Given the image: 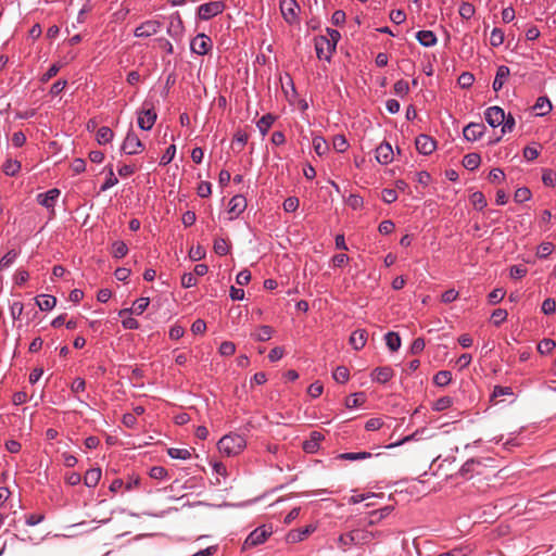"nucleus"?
<instances>
[{
	"label": "nucleus",
	"mask_w": 556,
	"mask_h": 556,
	"mask_svg": "<svg viewBox=\"0 0 556 556\" xmlns=\"http://www.w3.org/2000/svg\"><path fill=\"white\" fill-rule=\"evenodd\" d=\"M137 115L138 126L142 130H150L157 118L154 103L150 100H144Z\"/></svg>",
	"instance_id": "1"
},
{
	"label": "nucleus",
	"mask_w": 556,
	"mask_h": 556,
	"mask_svg": "<svg viewBox=\"0 0 556 556\" xmlns=\"http://www.w3.org/2000/svg\"><path fill=\"white\" fill-rule=\"evenodd\" d=\"M444 463H446V469L444 470V473L446 477H452L454 476L455 473H458L463 477H467L468 473L470 472H473L476 471V466H480V463L477 462L476 459L473 458H470L468 460H466L458 469L457 471H454V468H452V466L454 465L455 463V457L452 456V455H448L442 464H440L439 468L440 469H443L444 467Z\"/></svg>",
	"instance_id": "2"
},
{
	"label": "nucleus",
	"mask_w": 556,
	"mask_h": 556,
	"mask_svg": "<svg viewBox=\"0 0 556 556\" xmlns=\"http://www.w3.org/2000/svg\"><path fill=\"white\" fill-rule=\"evenodd\" d=\"M247 447L245 439L237 433L224 435L217 442L218 452H241Z\"/></svg>",
	"instance_id": "3"
},
{
	"label": "nucleus",
	"mask_w": 556,
	"mask_h": 556,
	"mask_svg": "<svg viewBox=\"0 0 556 556\" xmlns=\"http://www.w3.org/2000/svg\"><path fill=\"white\" fill-rule=\"evenodd\" d=\"M225 9L226 3L223 0L210 1L198 7L197 16L202 21H208L222 14Z\"/></svg>",
	"instance_id": "4"
},
{
	"label": "nucleus",
	"mask_w": 556,
	"mask_h": 556,
	"mask_svg": "<svg viewBox=\"0 0 556 556\" xmlns=\"http://www.w3.org/2000/svg\"><path fill=\"white\" fill-rule=\"evenodd\" d=\"M314 41L317 58L329 62L336 51L334 43H331L327 36H317Z\"/></svg>",
	"instance_id": "5"
},
{
	"label": "nucleus",
	"mask_w": 556,
	"mask_h": 556,
	"mask_svg": "<svg viewBox=\"0 0 556 556\" xmlns=\"http://www.w3.org/2000/svg\"><path fill=\"white\" fill-rule=\"evenodd\" d=\"M144 146L139 137L132 130H129L123 141L121 150L127 155H135L142 152Z\"/></svg>",
	"instance_id": "6"
},
{
	"label": "nucleus",
	"mask_w": 556,
	"mask_h": 556,
	"mask_svg": "<svg viewBox=\"0 0 556 556\" xmlns=\"http://www.w3.org/2000/svg\"><path fill=\"white\" fill-rule=\"evenodd\" d=\"M212 47V39L203 33L198 34L190 41V50L199 55L207 54Z\"/></svg>",
	"instance_id": "7"
},
{
	"label": "nucleus",
	"mask_w": 556,
	"mask_h": 556,
	"mask_svg": "<svg viewBox=\"0 0 556 556\" xmlns=\"http://www.w3.org/2000/svg\"><path fill=\"white\" fill-rule=\"evenodd\" d=\"M167 34L176 41H180L185 34V26L179 12H175L169 16Z\"/></svg>",
	"instance_id": "8"
},
{
	"label": "nucleus",
	"mask_w": 556,
	"mask_h": 556,
	"mask_svg": "<svg viewBox=\"0 0 556 556\" xmlns=\"http://www.w3.org/2000/svg\"><path fill=\"white\" fill-rule=\"evenodd\" d=\"M279 7L283 18L288 24H293L298 21L300 5L295 0H280Z\"/></svg>",
	"instance_id": "9"
},
{
	"label": "nucleus",
	"mask_w": 556,
	"mask_h": 556,
	"mask_svg": "<svg viewBox=\"0 0 556 556\" xmlns=\"http://www.w3.org/2000/svg\"><path fill=\"white\" fill-rule=\"evenodd\" d=\"M417 151L424 155H430L437 149L435 140L425 134L418 135L415 139Z\"/></svg>",
	"instance_id": "10"
},
{
	"label": "nucleus",
	"mask_w": 556,
	"mask_h": 556,
	"mask_svg": "<svg viewBox=\"0 0 556 556\" xmlns=\"http://www.w3.org/2000/svg\"><path fill=\"white\" fill-rule=\"evenodd\" d=\"M485 126L483 123H469L465 128L463 129L464 138L467 141L473 142L479 139H481L485 132Z\"/></svg>",
	"instance_id": "11"
},
{
	"label": "nucleus",
	"mask_w": 556,
	"mask_h": 556,
	"mask_svg": "<svg viewBox=\"0 0 556 556\" xmlns=\"http://www.w3.org/2000/svg\"><path fill=\"white\" fill-rule=\"evenodd\" d=\"M484 118L491 127L495 128L505 121V111L496 105L490 106L484 112Z\"/></svg>",
	"instance_id": "12"
},
{
	"label": "nucleus",
	"mask_w": 556,
	"mask_h": 556,
	"mask_svg": "<svg viewBox=\"0 0 556 556\" xmlns=\"http://www.w3.org/2000/svg\"><path fill=\"white\" fill-rule=\"evenodd\" d=\"M162 27V23L156 20H150L141 23L136 29H135V36L138 38L142 37H150L154 34H156Z\"/></svg>",
	"instance_id": "13"
},
{
	"label": "nucleus",
	"mask_w": 556,
	"mask_h": 556,
	"mask_svg": "<svg viewBox=\"0 0 556 556\" xmlns=\"http://www.w3.org/2000/svg\"><path fill=\"white\" fill-rule=\"evenodd\" d=\"M270 531H268L265 526L256 528L252 531L249 536L244 541V547H252L258 544H262L266 541V539L270 535Z\"/></svg>",
	"instance_id": "14"
},
{
	"label": "nucleus",
	"mask_w": 556,
	"mask_h": 556,
	"mask_svg": "<svg viewBox=\"0 0 556 556\" xmlns=\"http://www.w3.org/2000/svg\"><path fill=\"white\" fill-rule=\"evenodd\" d=\"M393 149L392 146L383 141L376 148V160L382 165H387L393 161Z\"/></svg>",
	"instance_id": "15"
},
{
	"label": "nucleus",
	"mask_w": 556,
	"mask_h": 556,
	"mask_svg": "<svg viewBox=\"0 0 556 556\" xmlns=\"http://www.w3.org/2000/svg\"><path fill=\"white\" fill-rule=\"evenodd\" d=\"M393 376L394 370L390 366L377 367L370 374L372 381L381 384L389 382Z\"/></svg>",
	"instance_id": "16"
},
{
	"label": "nucleus",
	"mask_w": 556,
	"mask_h": 556,
	"mask_svg": "<svg viewBox=\"0 0 556 556\" xmlns=\"http://www.w3.org/2000/svg\"><path fill=\"white\" fill-rule=\"evenodd\" d=\"M60 195V190L56 188L50 189L47 192L37 195V202L46 208H53Z\"/></svg>",
	"instance_id": "17"
},
{
	"label": "nucleus",
	"mask_w": 556,
	"mask_h": 556,
	"mask_svg": "<svg viewBox=\"0 0 556 556\" xmlns=\"http://www.w3.org/2000/svg\"><path fill=\"white\" fill-rule=\"evenodd\" d=\"M149 304H150V299L149 298L137 299L134 302L132 307L121 309L118 312V315L121 317H124L125 315H131V314L141 315L147 309Z\"/></svg>",
	"instance_id": "18"
},
{
	"label": "nucleus",
	"mask_w": 556,
	"mask_h": 556,
	"mask_svg": "<svg viewBox=\"0 0 556 556\" xmlns=\"http://www.w3.org/2000/svg\"><path fill=\"white\" fill-rule=\"evenodd\" d=\"M247 199L242 194L233 195L229 201V213L233 216L230 219L238 217L247 208Z\"/></svg>",
	"instance_id": "19"
},
{
	"label": "nucleus",
	"mask_w": 556,
	"mask_h": 556,
	"mask_svg": "<svg viewBox=\"0 0 556 556\" xmlns=\"http://www.w3.org/2000/svg\"><path fill=\"white\" fill-rule=\"evenodd\" d=\"M325 439L319 431H313L309 439L303 441L302 447L304 452H317L320 448V442Z\"/></svg>",
	"instance_id": "20"
},
{
	"label": "nucleus",
	"mask_w": 556,
	"mask_h": 556,
	"mask_svg": "<svg viewBox=\"0 0 556 556\" xmlns=\"http://www.w3.org/2000/svg\"><path fill=\"white\" fill-rule=\"evenodd\" d=\"M510 75V70L508 66L506 65H501L497 67L496 70V74H495V77H494V80H493V84H492V88L495 92L500 91L505 81L507 80V78L509 77Z\"/></svg>",
	"instance_id": "21"
},
{
	"label": "nucleus",
	"mask_w": 556,
	"mask_h": 556,
	"mask_svg": "<svg viewBox=\"0 0 556 556\" xmlns=\"http://www.w3.org/2000/svg\"><path fill=\"white\" fill-rule=\"evenodd\" d=\"M367 342V332L364 329H357L350 337V344L356 351L362 350Z\"/></svg>",
	"instance_id": "22"
},
{
	"label": "nucleus",
	"mask_w": 556,
	"mask_h": 556,
	"mask_svg": "<svg viewBox=\"0 0 556 556\" xmlns=\"http://www.w3.org/2000/svg\"><path fill=\"white\" fill-rule=\"evenodd\" d=\"M375 538V534L366 530H354L351 532L350 541H354V545H362L369 543Z\"/></svg>",
	"instance_id": "23"
},
{
	"label": "nucleus",
	"mask_w": 556,
	"mask_h": 556,
	"mask_svg": "<svg viewBox=\"0 0 556 556\" xmlns=\"http://www.w3.org/2000/svg\"><path fill=\"white\" fill-rule=\"evenodd\" d=\"M416 39L424 47H433L438 39L432 30H419L416 33Z\"/></svg>",
	"instance_id": "24"
},
{
	"label": "nucleus",
	"mask_w": 556,
	"mask_h": 556,
	"mask_svg": "<svg viewBox=\"0 0 556 556\" xmlns=\"http://www.w3.org/2000/svg\"><path fill=\"white\" fill-rule=\"evenodd\" d=\"M552 103L546 96H541L536 99L533 110L536 111L538 116H544L552 111Z\"/></svg>",
	"instance_id": "25"
},
{
	"label": "nucleus",
	"mask_w": 556,
	"mask_h": 556,
	"mask_svg": "<svg viewBox=\"0 0 556 556\" xmlns=\"http://www.w3.org/2000/svg\"><path fill=\"white\" fill-rule=\"evenodd\" d=\"M312 144L315 153L318 156H324L329 152V144L326 139L319 135H316L312 139Z\"/></svg>",
	"instance_id": "26"
},
{
	"label": "nucleus",
	"mask_w": 556,
	"mask_h": 556,
	"mask_svg": "<svg viewBox=\"0 0 556 556\" xmlns=\"http://www.w3.org/2000/svg\"><path fill=\"white\" fill-rule=\"evenodd\" d=\"M314 530L315 528L312 526H307L304 529L292 530L288 533V541L292 543L300 542L307 538Z\"/></svg>",
	"instance_id": "27"
},
{
	"label": "nucleus",
	"mask_w": 556,
	"mask_h": 556,
	"mask_svg": "<svg viewBox=\"0 0 556 556\" xmlns=\"http://www.w3.org/2000/svg\"><path fill=\"white\" fill-rule=\"evenodd\" d=\"M36 304L41 311H51L56 304V298L50 294H40L36 298Z\"/></svg>",
	"instance_id": "28"
},
{
	"label": "nucleus",
	"mask_w": 556,
	"mask_h": 556,
	"mask_svg": "<svg viewBox=\"0 0 556 556\" xmlns=\"http://www.w3.org/2000/svg\"><path fill=\"white\" fill-rule=\"evenodd\" d=\"M275 121H276V116L270 114V113H267V114L263 115L258 119L256 126H257L260 132L262 134V136H266L267 135L269 128L275 123Z\"/></svg>",
	"instance_id": "29"
},
{
	"label": "nucleus",
	"mask_w": 556,
	"mask_h": 556,
	"mask_svg": "<svg viewBox=\"0 0 556 556\" xmlns=\"http://www.w3.org/2000/svg\"><path fill=\"white\" fill-rule=\"evenodd\" d=\"M273 333H274L273 327H270L268 325H263L251 336L255 341L265 342V341H268L273 337Z\"/></svg>",
	"instance_id": "30"
},
{
	"label": "nucleus",
	"mask_w": 556,
	"mask_h": 556,
	"mask_svg": "<svg viewBox=\"0 0 556 556\" xmlns=\"http://www.w3.org/2000/svg\"><path fill=\"white\" fill-rule=\"evenodd\" d=\"M481 163V156L478 153H468L463 159V165L468 170H475Z\"/></svg>",
	"instance_id": "31"
},
{
	"label": "nucleus",
	"mask_w": 556,
	"mask_h": 556,
	"mask_svg": "<svg viewBox=\"0 0 556 556\" xmlns=\"http://www.w3.org/2000/svg\"><path fill=\"white\" fill-rule=\"evenodd\" d=\"M101 478V469L100 468H92L87 470L84 481L85 484L89 488H93L98 484Z\"/></svg>",
	"instance_id": "32"
},
{
	"label": "nucleus",
	"mask_w": 556,
	"mask_h": 556,
	"mask_svg": "<svg viewBox=\"0 0 556 556\" xmlns=\"http://www.w3.org/2000/svg\"><path fill=\"white\" fill-rule=\"evenodd\" d=\"M114 137L113 130L108 126H102L97 131V141L99 144H106L112 141Z\"/></svg>",
	"instance_id": "33"
},
{
	"label": "nucleus",
	"mask_w": 556,
	"mask_h": 556,
	"mask_svg": "<svg viewBox=\"0 0 556 556\" xmlns=\"http://www.w3.org/2000/svg\"><path fill=\"white\" fill-rule=\"evenodd\" d=\"M366 401V395L364 392L354 393L345 399V407L354 408L363 405Z\"/></svg>",
	"instance_id": "34"
},
{
	"label": "nucleus",
	"mask_w": 556,
	"mask_h": 556,
	"mask_svg": "<svg viewBox=\"0 0 556 556\" xmlns=\"http://www.w3.org/2000/svg\"><path fill=\"white\" fill-rule=\"evenodd\" d=\"M111 253H112V256L115 257V258H123L128 253V247L122 240L114 241L112 243V251H111Z\"/></svg>",
	"instance_id": "35"
},
{
	"label": "nucleus",
	"mask_w": 556,
	"mask_h": 556,
	"mask_svg": "<svg viewBox=\"0 0 556 556\" xmlns=\"http://www.w3.org/2000/svg\"><path fill=\"white\" fill-rule=\"evenodd\" d=\"M452 381V372L450 370H440L433 376V383L438 387H446Z\"/></svg>",
	"instance_id": "36"
},
{
	"label": "nucleus",
	"mask_w": 556,
	"mask_h": 556,
	"mask_svg": "<svg viewBox=\"0 0 556 556\" xmlns=\"http://www.w3.org/2000/svg\"><path fill=\"white\" fill-rule=\"evenodd\" d=\"M386 344L392 351L396 352L401 348V338L397 332L390 331L386 334Z\"/></svg>",
	"instance_id": "37"
},
{
	"label": "nucleus",
	"mask_w": 556,
	"mask_h": 556,
	"mask_svg": "<svg viewBox=\"0 0 556 556\" xmlns=\"http://www.w3.org/2000/svg\"><path fill=\"white\" fill-rule=\"evenodd\" d=\"M470 202L478 211H482L488 205L485 195L481 191L473 192L470 197Z\"/></svg>",
	"instance_id": "38"
},
{
	"label": "nucleus",
	"mask_w": 556,
	"mask_h": 556,
	"mask_svg": "<svg viewBox=\"0 0 556 556\" xmlns=\"http://www.w3.org/2000/svg\"><path fill=\"white\" fill-rule=\"evenodd\" d=\"M229 249H230V247H229L227 240H225L223 238L215 239L214 244H213V250L217 255H219V256L227 255L229 253Z\"/></svg>",
	"instance_id": "39"
},
{
	"label": "nucleus",
	"mask_w": 556,
	"mask_h": 556,
	"mask_svg": "<svg viewBox=\"0 0 556 556\" xmlns=\"http://www.w3.org/2000/svg\"><path fill=\"white\" fill-rule=\"evenodd\" d=\"M392 509H393L392 506H386L379 510H375V511L370 513V520L368 523L370 526L375 525L376 522H378L381 519H383L384 517H387L392 511Z\"/></svg>",
	"instance_id": "40"
},
{
	"label": "nucleus",
	"mask_w": 556,
	"mask_h": 556,
	"mask_svg": "<svg viewBox=\"0 0 556 556\" xmlns=\"http://www.w3.org/2000/svg\"><path fill=\"white\" fill-rule=\"evenodd\" d=\"M2 168L5 175L14 176L21 169V163L16 160H7Z\"/></svg>",
	"instance_id": "41"
},
{
	"label": "nucleus",
	"mask_w": 556,
	"mask_h": 556,
	"mask_svg": "<svg viewBox=\"0 0 556 556\" xmlns=\"http://www.w3.org/2000/svg\"><path fill=\"white\" fill-rule=\"evenodd\" d=\"M333 149L339 152L343 153L349 148V142L344 135H336L332 140Z\"/></svg>",
	"instance_id": "42"
},
{
	"label": "nucleus",
	"mask_w": 556,
	"mask_h": 556,
	"mask_svg": "<svg viewBox=\"0 0 556 556\" xmlns=\"http://www.w3.org/2000/svg\"><path fill=\"white\" fill-rule=\"evenodd\" d=\"M18 253L15 250H10L0 260V271L10 267L16 260Z\"/></svg>",
	"instance_id": "43"
},
{
	"label": "nucleus",
	"mask_w": 556,
	"mask_h": 556,
	"mask_svg": "<svg viewBox=\"0 0 556 556\" xmlns=\"http://www.w3.org/2000/svg\"><path fill=\"white\" fill-rule=\"evenodd\" d=\"M332 377L338 383H345L350 378V371L345 366H338Z\"/></svg>",
	"instance_id": "44"
},
{
	"label": "nucleus",
	"mask_w": 556,
	"mask_h": 556,
	"mask_svg": "<svg viewBox=\"0 0 556 556\" xmlns=\"http://www.w3.org/2000/svg\"><path fill=\"white\" fill-rule=\"evenodd\" d=\"M452 405L453 399L451 396H442L433 403L432 409L434 412H442L450 408Z\"/></svg>",
	"instance_id": "45"
},
{
	"label": "nucleus",
	"mask_w": 556,
	"mask_h": 556,
	"mask_svg": "<svg viewBox=\"0 0 556 556\" xmlns=\"http://www.w3.org/2000/svg\"><path fill=\"white\" fill-rule=\"evenodd\" d=\"M508 313L504 308H496L491 314V321L498 327L507 319Z\"/></svg>",
	"instance_id": "46"
},
{
	"label": "nucleus",
	"mask_w": 556,
	"mask_h": 556,
	"mask_svg": "<svg viewBox=\"0 0 556 556\" xmlns=\"http://www.w3.org/2000/svg\"><path fill=\"white\" fill-rule=\"evenodd\" d=\"M542 181L546 187H555L556 185V172L551 168L543 169Z\"/></svg>",
	"instance_id": "47"
},
{
	"label": "nucleus",
	"mask_w": 556,
	"mask_h": 556,
	"mask_svg": "<svg viewBox=\"0 0 556 556\" xmlns=\"http://www.w3.org/2000/svg\"><path fill=\"white\" fill-rule=\"evenodd\" d=\"M504 31L501 28H493L490 37V45L492 47H500L504 42Z\"/></svg>",
	"instance_id": "48"
},
{
	"label": "nucleus",
	"mask_w": 556,
	"mask_h": 556,
	"mask_svg": "<svg viewBox=\"0 0 556 556\" xmlns=\"http://www.w3.org/2000/svg\"><path fill=\"white\" fill-rule=\"evenodd\" d=\"M531 191L529 188L527 187H521V188H518L516 191H515V194H514V200L517 202V203H523V202H527L531 199Z\"/></svg>",
	"instance_id": "49"
},
{
	"label": "nucleus",
	"mask_w": 556,
	"mask_h": 556,
	"mask_svg": "<svg viewBox=\"0 0 556 556\" xmlns=\"http://www.w3.org/2000/svg\"><path fill=\"white\" fill-rule=\"evenodd\" d=\"M556 346V343L552 339H543L538 344V351L540 354L545 355L549 354Z\"/></svg>",
	"instance_id": "50"
},
{
	"label": "nucleus",
	"mask_w": 556,
	"mask_h": 556,
	"mask_svg": "<svg viewBox=\"0 0 556 556\" xmlns=\"http://www.w3.org/2000/svg\"><path fill=\"white\" fill-rule=\"evenodd\" d=\"M458 12L464 20H470L475 15L476 9L473 4L469 2H463L459 5Z\"/></svg>",
	"instance_id": "51"
},
{
	"label": "nucleus",
	"mask_w": 556,
	"mask_h": 556,
	"mask_svg": "<svg viewBox=\"0 0 556 556\" xmlns=\"http://www.w3.org/2000/svg\"><path fill=\"white\" fill-rule=\"evenodd\" d=\"M394 93L401 98H404L409 92V84L400 79L393 85Z\"/></svg>",
	"instance_id": "52"
},
{
	"label": "nucleus",
	"mask_w": 556,
	"mask_h": 556,
	"mask_svg": "<svg viewBox=\"0 0 556 556\" xmlns=\"http://www.w3.org/2000/svg\"><path fill=\"white\" fill-rule=\"evenodd\" d=\"M457 83L464 89L470 88L475 83V76L469 72H464L459 75Z\"/></svg>",
	"instance_id": "53"
},
{
	"label": "nucleus",
	"mask_w": 556,
	"mask_h": 556,
	"mask_svg": "<svg viewBox=\"0 0 556 556\" xmlns=\"http://www.w3.org/2000/svg\"><path fill=\"white\" fill-rule=\"evenodd\" d=\"M554 249H555V247L552 242H542L538 247L536 255L539 258H546L552 254Z\"/></svg>",
	"instance_id": "54"
},
{
	"label": "nucleus",
	"mask_w": 556,
	"mask_h": 556,
	"mask_svg": "<svg viewBox=\"0 0 556 556\" xmlns=\"http://www.w3.org/2000/svg\"><path fill=\"white\" fill-rule=\"evenodd\" d=\"M118 182V179L116 178L114 172H113V168L110 166L109 167V173H108V176H106V179L104 180V182L101 185L100 187V191L103 192V191H106L108 189L112 188L113 186H115L116 184Z\"/></svg>",
	"instance_id": "55"
},
{
	"label": "nucleus",
	"mask_w": 556,
	"mask_h": 556,
	"mask_svg": "<svg viewBox=\"0 0 556 556\" xmlns=\"http://www.w3.org/2000/svg\"><path fill=\"white\" fill-rule=\"evenodd\" d=\"M505 294L506 291L503 288H496L489 293L488 301L490 304L495 305L504 299Z\"/></svg>",
	"instance_id": "56"
},
{
	"label": "nucleus",
	"mask_w": 556,
	"mask_h": 556,
	"mask_svg": "<svg viewBox=\"0 0 556 556\" xmlns=\"http://www.w3.org/2000/svg\"><path fill=\"white\" fill-rule=\"evenodd\" d=\"M61 70V65L59 63H53L49 70L40 77V81L42 84L48 83L50 79H52L54 76L58 75V73Z\"/></svg>",
	"instance_id": "57"
},
{
	"label": "nucleus",
	"mask_w": 556,
	"mask_h": 556,
	"mask_svg": "<svg viewBox=\"0 0 556 556\" xmlns=\"http://www.w3.org/2000/svg\"><path fill=\"white\" fill-rule=\"evenodd\" d=\"M175 153H176V146L175 144H170L166 151L164 152V154L162 155L161 160H160V165H167L169 164L174 156H175Z\"/></svg>",
	"instance_id": "58"
},
{
	"label": "nucleus",
	"mask_w": 556,
	"mask_h": 556,
	"mask_svg": "<svg viewBox=\"0 0 556 556\" xmlns=\"http://www.w3.org/2000/svg\"><path fill=\"white\" fill-rule=\"evenodd\" d=\"M282 206L288 213L295 212L299 207V199L296 197H289L283 201Z\"/></svg>",
	"instance_id": "59"
},
{
	"label": "nucleus",
	"mask_w": 556,
	"mask_h": 556,
	"mask_svg": "<svg viewBox=\"0 0 556 556\" xmlns=\"http://www.w3.org/2000/svg\"><path fill=\"white\" fill-rule=\"evenodd\" d=\"M528 273V269L522 265H514L510 267L509 275L513 279H521Z\"/></svg>",
	"instance_id": "60"
},
{
	"label": "nucleus",
	"mask_w": 556,
	"mask_h": 556,
	"mask_svg": "<svg viewBox=\"0 0 556 556\" xmlns=\"http://www.w3.org/2000/svg\"><path fill=\"white\" fill-rule=\"evenodd\" d=\"M346 204L353 210H358L363 206L364 200L358 194H350V197L346 200Z\"/></svg>",
	"instance_id": "61"
},
{
	"label": "nucleus",
	"mask_w": 556,
	"mask_h": 556,
	"mask_svg": "<svg viewBox=\"0 0 556 556\" xmlns=\"http://www.w3.org/2000/svg\"><path fill=\"white\" fill-rule=\"evenodd\" d=\"M149 476L155 480H162L167 476V471L164 467L154 466L150 469Z\"/></svg>",
	"instance_id": "62"
},
{
	"label": "nucleus",
	"mask_w": 556,
	"mask_h": 556,
	"mask_svg": "<svg viewBox=\"0 0 556 556\" xmlns=\"http://www.w3.org/2000/svg\"><path fill=\"white\" fill-rule=\"evenodd\" d=\"M382 201L390 204L397 200V192L394 189L386 188L381 193Z\"/></svg>",
	"instance_id": "63"
},
{
	"label": "nucleus",
	"mask_w": 556,
	"mask_h": 556,
	"mask_svg": "<svg viewBox=\"0 0 556 556\" xmlns=\"http://www.w3.org/2000/svg\"><path fill=\"white\" fill-rule=\"evenodd\" d=\"M541 309L545 315H551V314L555 313V311H556L555 300H553L551 298L545 299L542 303Z\"/></svg>",
	"instance_id": "64"
}]
</instances>
